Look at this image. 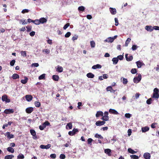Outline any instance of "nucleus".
I'll return each instance as SVG.
<instances>
[{"label": "nucleus", "mask_w": 159, "mask_h": 159, "mask_svg": "<svg viewBox=\"0 0 159 159\" xmlns=\"http://www.w3.org/2000/svg\"><path fill=\"white\" fill-rule=\"evenodd\" d=\"M43 124L44 125H45V127L46 126H49L50 125V123L48 122V121H46Z\"/></svg>", "instance_id": "nucleus-49"}, {"label": "nucleus", "mask_w": 159, "mask_h": 159, "mask_svg": "<svg viewBox=\"0 0 159 159\" xmlns=\"http://www.w3.org/2000/svg\"><path fill=\"white\" fill-rule=\"evenodd\" d=\"M24 155L22 154H20L17 156L18 159H24Z\"/></svg>", "instance_id": "nucleus-46"}, {"label": "nucleus", "mask_w": 159, "mask_h": 159, "mask_svg": "<svg viewBox=\"0 0 159 159\" xmlns=\"http://www.w3.org/2000/svg\"><path fill=\"white\" fill-rule=\"evenodd\" d=\"M128 83V80L127 79L123 78V83L124 84H126Z\"/></svg>", "instance_id": "nucleus-50"}, {"label": "nucleus", "mask_w": 159, "mask_h": 159, "mask_svg": "<svg viewBox=\"0 0 159 159\" xmlns=\"http://www.w3.org/2000/svg\"><path fill=\"white\" fill-rule=\"evenodd\" d=\"M43 52H45L46 53L48 54L50 52V51L49 50L47 49H44L43 50Z\"/></svg>", "instance_id": "nucleus-58"}, {"label": "nucleus", "mask_w": 159, "mask_h": 159, "mask_svg": "<svg viewBox=\"0 0 159 159\" xmlns=\"http://www.w3.org/2000/svg\"><path fill=\"white\" fill-rule=\"evenodd\" d=\"M128 151L131 154H134L136 152L132 149L131 148H129L128 149Z\"/></svg>", "instance_id": "nucleus-32"}, {"label": "nucleus", "mask_w": 159, "mask_h": 159, "mask_svg": "<svg viewBox=\"0 0 159 159\" xmlns=\"http://www.w3.org/2000/svg\"><path fill=\"white\" fill-rule=\"evenodd\" d=\"M25 97L26 100L28 102L31 101L33 98L32 96L30 95H27Z\"/></svg>", "instance_id": "nucleus-12"}, {"label": "nucleus", "mask_w": 159, "mask_h": 159, "mask_svg": "<svg viewBox=\"0 0 159 159\" xmlns=\"http://www.w3.org/2000/svg\"><path fill=\"white\" fill-rule=\"evenodd\" d=\"M131 39L130 38H128L126 40L125 43V45L127 46L129 43L130 42Z\"/></svg>", "instance_id": "nucleus-35"}, {"label": "nucleus", "mask_w": 159, "mask_h": 159, "mask_svg": "<svg viewBox=\"0 0 159 159\" xmlns=\"http://www.w3.org/2000/svg\"><path fill=\"white\" fill-rule=\"evenodd\" d=\"M7 151L8 152L13 153L14 152V149L12 148L11 147H9L7 148Z\"/></svg>", "instance_id": "nucleus-27"}, {"label": "nucleus", "mask_w": 159, "mask_h": 159, "mask_svg": "<svg viewBox=\"0 0 159 159\" xmlns=\"http://www.w3.org/2000/svg\"><path fill=\"white\" fill-rule=\"evenodd\" d=\"M70 25V24L69 23H67L63 27V29L64 30H66Z\"/></svg>", "instance_id": "nucleus-56"}, {"label": "nucleus", "mask_w": 159, "mask_h": 159, "mask_svg": "<svg viewBox=\"0 0 159 159\" xmlns=\"http://www.w3.org/2000/svg\"><path fill=\"white\" fill-rule=\"evenodd\" d=\"M20 53L22 56L24 57L26 56V54L25 51H22Z\"/></svg>", "instance_id": "nucleus-42"}, {"label": "nucleus", "mask_w": 159, "mask_h": 159, "mask_svg": "<svg viewBox=\"0 0 159 159\" xmlns=\"http://www.w3.org/2000/svg\"><path fill=\"white\" fill-rule=\"evenodd\" d=\"M95 137L98 139H103V138L101 135L96 134L94 135Z\"/></svg>", "instance_id": "nucleus-31"}, {"label": "nucleus", "mask_w": 159, "mask_h": 159, "mask_svg": "<svg viewBox=\"0 0 159 159\" xmlns=\"http://www.w3.org/2000/svg\"><path fill=\"white\" fill-rule=\"evenodd\" d=\"M102 117L101 119L102 120H103L104 121H107L109 120V116H102Z\"/></svg>", "instance_id": "nucleus-34"}, {"label": "nucleus", "mask_w": 159, "mask_h": 159, "mask_svg": "<svg viewBox=\"0 0 159 159\" xmlns=\"http://www.w3.org/2000/svg\"><path fill=\"white\" fill-rule=\"evenodd\" d=\"M131 116V115L129 113H126L125 114V116L127 118H130Z\"/></svg>", "instance_id": "nucleus-64"}, {"label": "nucleus", "mask_w": 159, "mask_h": 159, "mask_svg": "<svg viewBox=\"0 0 159 159\" xmlns=\"http://www.w3.org/2000/svg\"><path fill=\"white\" fill-rule=\"evenodd\" d=\"M143 157L145 159H150L151 155L149 153L146 152L144 154Z\"/></svg>", "instance_id": "nucleus-13"}, {"label": "nucleus", "mask_w": 159, "mask_h": 159, "mask_svg": "<svg viewBox=\"0 0 159 159\" xmlns=\"http://www.w3.org/2000/svg\"><path fill=\"white\" fill-rule=\"evenodd\" d=\"M78 10L79 11H84L85 10V8L84 6H81L79 7L78 8Z\"/></svg>", "instance_id": "nucleus-36"}, {"label": "nucleus", "mask_w": 159, "mask_h": 159, "mask_svg": "<svg viewBox=\"0 0 159 159\" xmlns=\"http://www.w3.org/2000/svg\"><path fill=\"white\" fill-rule=\"evenodd\" d=\"M12 78L13 79H16L19 78V75L17 74H14L12 75Z\"/></svg>", "instance_id": "nucleus-25"}, {"label": "nucleus", "mask_w": 159, "mask_h": 159, "mask_svg": "<svg viewBox=\"0 0 159 159\" xmlns=\"http://www.w3.org/2000/svg\"><path fill=\"white\" fill-rule=\"evenodd\" d=\"M71 34V33L70 32H67L65 34V36L66 38H68L70 36Z\"/></svg>", "instance_id": "nucleus-51"}, {"label": "nucleus", "mask_w": 159, "mask_h": 159, "mask_svg": "<svg viewBox=\"0 0 159 159\" xmlns=\"http://www.w3.org/2000/svg\"><path fill=\"white\" fill-rule=\"evenodd\" d=\"M51 146V145L50 144H48L47 145H44L43 144L41 145L40 146V148L41 149H48L50 148Z\"/></svg>", "instance_id": "nucleus-5"}, {"label": "nucleus", "mask_w": 159, "mask_h": 159, "mask_svg": "<svg viewBox=\"0 0 159 159\" xmlns=\"http://www.w3.org/2000/svg\"><path fill=\"white\" fill-rule=\"evenodd\" d=\"M67 127H68L70 129H71L72 128V123L70 122V123H68L67 124V125L66 126V128L67 129H68Z\"/></svg>", "instance_id": "nucleus-28"}, {"label": "nucleus", "mask_w": 159, "mask_h": 159, "mask_svg": "<svg viewBox=\"0 0 159 159\" xmlns=\"http://www.w3.org/2000/svg\"><path fill=\"white\" fill-rule=\"evenodd\" d=\"M159 91L158 89L155 88L153 90V95L152 96V98L158 99L159 98Z\"/></svg>", "instance_id": "nucleus-1"}, {"label": "nucleus", "mask_w": 159, "mask_h": 159, "mask_svg": "<svg viewBox=\"0 0 159 159\" xmlns=\"http://www.w3.org/2000/svg\"><path fill=\"white\" fill-rule=\"evenodd\" d=\"M86 76L88 78H93L94 77V75L92 73H89L87 74Z\"/></svg>", "instance_id": "nucleus-24"}, {"label": "nucleus", "mask_w": 159, "mask_h": 159, "mask_svg": "<svg viewBox=\"0 0 159 159\" xmlns=\"http://www.w3.org/2000/svg\"><path fill=\"white\" fill-rule=\"evenodd\" d=\"M149 129V128L148 126H145L142 128V130L143 132H145L148 131Z\"/></svg>", "instance_id": "nucleus-23"}, {"label": "nucleus", "mask_w": 159, "mask_h": 159, "mask_svg": "<svg viewBox=\"0 0 159 159\" xmlns=\"http://www.w3.org/2000/svg\"><path fill=\"white\" fill-rule=\"evenodd\" d=\"M152 101L151 98H149L146 101V103L148 104H150L152 103Z\"/></svg>", "instance_id": "nucleus-43"}, {"label": "nucleus", "mask_w": 159, "mask_h": 159, "mask_svg": "<svg viewBox=\"0 0 159 159\" xmlns=\"http://www.w3.org/2000/svg\"><path fill=\"white\" fill-rule=\"evenodd\" d=\"M128 54H126L125 55V57L127 61H131L133 59V57L132 55H129L128 57Z\"/></svg>", "instance_id": "nucleus-8"}, {"label": "nucleus", "mask_w": 159, "mask_h": 159, "mask_svg": "<svg viewBox=\"0 0 159 159\" xmlns=\"http://www.w3.org/2000/svg\"><path fill=\"white\" fill-rule=\"evenodd\" d=\"M65 158L66 156L64 154H61L60 156V158L61 159H64Z\"/></svg>", "instance_id": "nucleus-62"}, {"label": "nucleus", "mask_w": 159, "mask_h": 159, "mask_svg": "<svg viewBox=\"0 0 159 159\" xmlns=\"http://www.w3.org/2000/svg\"><path fill=\"white\" fill-rule=\"evenodd\" d=\"M53 80L55 81H58L59 79V77L58 75H53L52 77Z\"/></svg>", "instance_id": "nucleus-30"}, {"label": "nucleus", "mask_w": 159, "mask_h": 159, "mask_svg": "<svg viewBox=\"0 0 159 159\" xmlns=\"http://www.w3.org/2000/svg\"><path fill=\"white\" fill-rule=\"evenodd\" d=\"M34 111V108L32 107H30L26 108V112L28 114L31 113Z\"/></svg>", "instance_id": "nucleus-9"}, {"label": "nucleus", "mask_w": 159, "mask_h": 159, "mask_svg": "<svg viewBox=\"0 0 159 159\" xmlns=\"http://www.w3.org/2000/svg\"><path fill=\"white\" fill-rule=\"evenodd\" d=\"M141 75L140 74H139L138 76L135 77L134 78V82L135 83H138L141 80Z\"/></svg>", "instance_id": "nucleus-2"}, {"label": "nucleus", "mask_w": 159, "mask_h": 159, "mask_svg": "<svg viewBox=\"0 0 159 159\" xmlns=\"http://www.w3.org/2000/svg\"><path fill=\"white\" fill-rule=\"evenodd\" d=\"M24 80H21L20 82L23 84H25L27 82L28 79L27 77H25Z\"/></svg>", "instance_id": "nucleus-29"}, {"label": "nucleus", "mask_w": 159, "mask_h": 159, "mask_svg": "<svg viewBox=\"0 0 159 159\" xmlns=\"http://www.w3.org/2000/svg\"><path fill=\"white\" fill-rule=\"evenodd\" d=\"M45 74H43L41 75H40V76H39V80H43V79H44L45 77Z\"/></svg>", "instance_id": "nucleus-38"}, {"label": "nucleus", "mask_w": 159, "mask_h": 159, "mask_svg": "<svg viewBox=\"0 0 159 159\" xmlns=\"http://www.w3.org/2000/svg\"><path fill=\"white\" fill-rule=\"evenodd\" d=\"M102 67V66L99 64H97L93 66L92 67V69H100Z\"/></svg>", "instance_id": "nucleus-20"}, {"label": "nucleus", "mask_w": 159, "mask_h": 159, "mask_svg": "<svg viewBox=\"0 0 159 159\" xmlns=\"http://www.w3.org/2000/svg\"><path fill=\"white\" fill-rule=\"evenodd\" d=\"M78 38V36L77 35H75L72 38V40L73 41H74L75 40H77Z\"/></svg>", "instance_id": "nucleus-54"}, {"label": "nucleus", "mask_w": 159, "mask_h": 159, "mask_svg": "<svg viewBox=\"0 0 159 159\" xmlns=\"http://www.w3.org/2000/svg\"><path fill=\"white\" fill-rule=\"evenodd\" d=\"M39 66V64L38 63H34L31 64V66H34L35 67H37Z\"/></svg>", "instance_id": "nucleus-63"}, {"label": "nucleus", "mask_w": 159, "mask_h": 159, "mask_svg": "<svg viewBox=\"0 0 159 159\" xmlns=\"http://www.w3.org/2000/svg\"><path fill=\"white\" fill-rule=\"evenodd\" d=\"M20 23H21L22 25H25L27 24V22L25 21V20H20Z\"/></svg>", "instance_id": "nucleus-41"}, {"label": "nucleus", "mask_w": 159, "mask_h": 159, "mask_svg": "<svg viewBox=\"0 0 159 159\" xmlns=\"http://www.w3.org/2000/svg\"><path fill=\"white\" fill-rule=\"evenodd\" d=\"M45 125H44L43 124L42 125H40L39 126V128L40 130H43L45 128Z\"/></svg>", "instance_id": "nucleus-57"}, {"label": "nucleus", "mask_w": 159, "mask_h": 159, "mask_svg": "<svg viewBox=\"0 0 159 159\" xmlns=\"http://www.w3.org/2000/svg\"><path fill=\"white\" fill-rule=\"evenodd\" d=\"M90 45L92 48H93L95 47V43L94 41H90Z\"/></svg>", "instance_id": "nucleus-39"}, {"label": "nucleus", "mask_w": 159, "mask_h": 159, "mask_svg": "<svg viewBox=\"0 0 159 159\" xmlns=\"http://www.w3.org/2000/svg\"><path fill=\"white\" fill-rule=\"evenodd\" d=\"M93 140L91 138H89L87 140V143L88 144H89L90 145H92V143Z\"/></svg>", "instance_id": "nucleus-40"}, {"label": "nucleus", "mask_w": 159, "mask_h": 159, "mask_svg": "<svg viewBox=\"0 0 159 159\" xmlns=\"http://www.w3.org/2000/svg\"><path fill=\"white\" fill-rule=\"evenodd\" d=\"M30 133L33 136V138L34 139H36L38 138L36 135V133L35 131L33 129H31L30 130Z\"/></svg>", "instance_id": "nucleus-3"}, {"label": "nucleus", "mask_w": 159, "mask_h": 159, "mask_svg": "<svg viewBox=\"0 0 159 159\" xmlns=\"http://www.w3.org/2000/svg\"><path fill=\"white\" fill-rule=\"evenodd\" d=\"M145 29L148 31H152L153 30V28L151 26L147 25L145 27Z\"/></svg>", "instance_id": "nucleus-15"}, {"label": "nucleus", "mask_w": 159, "mask_h": 159, "mask_svg": "<svg viewBox=\"0 0 159 159\" xmlns=\"http://www.w3.org/2000/svg\"><path fill=\"white\" fill-rule=\"evenodd\" d=\"M137 47H138L136 45H133L132 46V49L133 50H135L137 49Z\"/></svg>", "instance_id": "nucleus-61"}, {"label": "nucleus", "mask_w": 159, "mask_h": 159, "mask_svg": "<svg viewBox=\"0 0 159 159\" xmlns=\"http://www.w3.org/2000/svg\"><path fill=\"white\" fill-rule=\"evenodd\" d=\"M27 31V32H30L31 30V26H27L26 27Z\"/></svg>", "instance_id": "nucleus-53"}, {"label": "nucleus", "mask_w": 159, "mask_h": 159, "mask_svg": "<svg viewBox=\"0 0 159 159\" xmlns=\"http://www.w3.org/2000/svg\"><path fill=\"white\" fill-rule=\"evenodd\" d=\"M130 157L131 158L134 159H138L139 158L138 156L135 155H130Z\"/></svg>", "instance_id": "nucleus-44"}, {"label": "nucleus", "mask_w": 159, "mask_h": 159, "mask_svg": "<svg viewBox=\"0 0 159 159\" xmlns=\"http://www.w3.org/2000/svg\"><path fill=\"white\" fill-rule=\"evenodd\" d=\"M112 61H113L114 64H116L118 61V59L117 58H113L112 59Z\"/></svg>", "instance_id": "nucleus-33"}, {"label": "nucleus", "mask_w": 159, "mask_h": 159, "mask_svg": "<svg viewBox=\"0 0 159 159\" xmlns=\"http://www.w3.org/2000/svg\"><path fill=\"white\" fill-rule=\"evenodd\" d=\"M106 90L107 91H110L111 93H114L116 90H114L111 86H109L106 88Z\"/></svg>", "instance_id": "nucleus-10"}, {"label": "nucleus", "mask_w": 159, "mask_h": 159, "mask_svg": "<svg viewBox=\"0 0 159 159\" xmlns=\"http://www.w3.org/2000/svg\"><path fill=\"white\" fill-rule=\"evenodd\" d=\"M34 24L36 25H38L40 24L39 20L36 19L34 20Z\"/></svg>", "instance_id": "nucleus-52"}, {"label": "nucleus", "mask_w": 159, "mask_h": 159, "mask_svg": "<svg viewBox=\"0 0 159 159\" xmlns=\"http://www.w3.org/2000/svg\"><path fill=\"white\" fill-rule=\"evenodd\" d=\"M104 152L109 156H111V150L109 149H105L104 150Z\"/></svg>", "instance_id": "nucleus-16"}, {"label": "nucleus", "mask_w": 159, "mask_h": 159, "mask_svg": "<svg viewBox=\"0 0 159 159\" xmlns=\"http://www.w3.org/2000/svg\"><path fill=\"white\" fill-rule=\"evenodd\" d=\"M14 157L13 155H8L5 156L4 157V159H11Z\"/></svg>", "instance_id": "nucleus-26"}, {"label": "nucleus", "mask_w": 159, "mask_h": 159, "mask_svg": "<svg viewBox=\"0 0 159 159\" xmlns=\"http://www.w3.org/2000/svg\"><path fill=\"white\" fill-rule=\"evenodd\" d=\"M29 11V10L27 9H24L22 10L21 12L22 13H27Z\"/></svg>", "instance_id": "nucleus-59"}, {"label": "nucleus", "mask_w": 159, "mask_h": 159, "mask_svg": "<svg viewBox=\"0 0 159 159\" xmlns=\"http://www.w3.org/2000/svg\"><path fill=\"white\" fill-rule=\"evenodd\" d=\"M34 105L36 107H39L41 106V103L39 102H34Z\"/></svg>", "instance_id": "nucleus-37"}, {"label": "nucleus", "mask_w": 159, "mask_h": 159, "mask_svg": "<svg viewBox=\"0 0 159 159\" xmlns=\"http://www.w3.org/2000/svg\"><path fill=\"white\" fill-rule=\"evenodd\" d=\"M2 99L3 102L5 101L7 102H10V99L8 98L6 95H3L2 97Z\"/></svg>", "instance_id": "nucleus-4"}, {"label": "nucleus", "mask_w": 159, "mask_h": 159, "mask_svg": "<svg viewBox=\"0 0 159 159\" xmlns=\"http://www.w3.org/2000/svg\"><path fill=\"white\" fill-rule=\"evenodd\" d=\"M136 64L138 68H141L142 66L144 64L143 63L141 62L140 61H138L136 62Z\"/></svg>", "instance_id": "nucleus-22"}, {"label": "nucleus", "mask_w": 159, "mask_h": 159, "mask_svg": "<svg viewBox=\"0 0 159 159\" xmlns=\"http://www.w3.org/2000/svg\"><path fill=\"white\" fill-rule=\"evenodd\" d=\"M109 112L110 113H111L117 115L118 114V113L117 112V111L113 109H110L109 110Z\"/></svg>", "instance_id": "nucleus-19"}, {"label": "nucleus", "mask_w": 159, "mask_h": 159, "mask_svg": "<svg viewBox=\"0 0 159 159\" xmlns=\"http://www.w3.org/2000/svg\"><path fill=\"white\" fill-rule=\"evenodd\" d=\"M56 71L58 72H61L63 70V68L62 67L58 66L57 67H56Z\"/></svg>", "instance_id": "nucleus-14"}, {"label": "nucleus", "mask_w": 159, "mask_h": 159, "mask_svg": "<svg viewBox=\"0 0 159 159\" xmlns=\"http://www.w3.org/2000/svg\"><path fill=\"white\" fill-rule=\"evenodd\" d=\"M15 60H12L10 62V65L11 66H13L14 65L15 63Z\"/></svg>", "instance_id": "nucleus-55"}, {"label": "nucleus", "mask_w": 159, "mask_h": 159, "mask_svg": "<svg viewBox=\"0 0 159 159\" xmlns=\"http://www.w3.org/2000/svg\"><path fill=\"white\" fill-rule=\"evenodd\" d=\"M14 112V110L12 109H5L4 112L6 114H9L13 113Z\"/></svg>", "instance_id": "nucleus-6"}, {"label": "nucleus", "mask_w": 159, "mask_h": 159, "mask_svg": "<svg viewBox=\"0 0 159 159\" xmlns=\"http://www.w3.org/2000/svg\"><path fill=\"white\" fill-rule=\"evenodd\" d=\"M114 39L115 38H111V37L108 38V41L111 43L112 42Z\"/></svg>", "instance_id": "nucleus-48"}, {"label": "nucleus", "mask_w": 159, "mask_h": 159, "mask_svg": "<svg viewBox=\"0 0 159 159\" xmlns=\"http://www.w3.org/2000/svg\"><path fill=\"white\" fill-rule=\"evenodd\" d=\"M110 11L112 15H115L116 13V8L112 7L109 8Z\"/></svg>", "instance_id": "nucleus-11"}, {"label": "nucleus", "mask_w": 159, "mask_h": 159, "mask_svg": "<svg viewBox=\"0 0 159 159\" xmlns=\"http://www.w3.org/2000/svg\"><path fill=\"white\" fill-rule=\"evenodd\" d=\"M72 131L73 134L74 135L76 134L77 132H78L79 131L78 129H77L74 128L73 129Z\"/></svg>", "instance_id": "nucleus-45"}, {"label": "nucleus", "mask_w": 159, "mask_h": 159, "mask_svg": "<svg viewBox=\"0 0 159 159\" xmlns=\"http://www.w3.org/2000/svg\"><path fill=\"white\" fill-rule=\"evenodd\" d=\"M115 25L116 26H117L119 24L118 20V19L117 18H115Z\"/></svg>", "instance_id": "nucleus-60"}, {"label": "nucleus", "mask_w": 159, "mask_h": 159, "mask_svg": "<svg viewBox=\"0 0 159 159\" xmlns=\"http://www.w3.org/2000/svg\"><path fill=\"white\" fill-rule=\"evenodd\" d=\"M105 122L104 121L98 120L96 122L95 124L97 126H100L103 125L105 124Z\"/></svg>", "instance_id": "nucleus-7"}, {"label": "nucleus", "mask_w": 159, "mask_h": 159, "mask_svg": "<svg viewBox=\"0 0 159 159\" xmlns=\"http://www.w3.org/2000/svg\"><path fill=\"white\" fill-rule=\"evenodd\" d=\"M131 73L133 74H134L137 72V69L135 68H133L131 70Z\"/></svg>", "instance_id": "nucleus-47"}, {"label": "nucleus", "mask_w": 159, "mask_h": 159, "mask_svg": "<svg viewBox=\"0 0 159 159\" xmlns=\"http://www.w3.org/2000/svg\"><path fill=\"white\" fill-rule=\"evenodd\" d=\"M40 23L43 24L46 23L47 21V20L44 17H42L39 19Z\"/></svg>", "instance_id": "nucleus-21"}, {"label": "nucleus", "mask_w": 159, "mask_h": 159, "mask_svg": "<svg viewBox=\"0 0 159 159\" xmlns=\"http://www.w3.org/2000/svg\"><path fill=\"white\" fill-rule=\"evenodd\" d=\"M103 112L101 111H98L97 112L96 114V116L97 117H98L100 116H103Z\"/></svg>", "instance_id": "nucleus-18"}, {"label": "nucleus", "mask_w": 159, "mask_h": 159, "mask_svg": "<svg viewBox=\"0 0 159 159\" xmlns=\"http://www.w3.org/2000/svg\"><path fill=\"white\" fill-rule=\"evenodd\" d=\"M5 135L7 136L8 139H10L14 138V135L12 134H11L9 132H7Z\"/></svg>", "instance_id": "nucleus-17"}]
</instances>
